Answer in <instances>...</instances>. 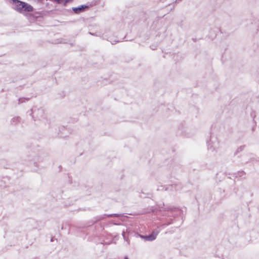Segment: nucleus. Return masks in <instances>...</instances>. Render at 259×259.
<instances>
[{
    "label": "nucleus",
    "mask_w": 259,
    "mask_h": 259,
    "mask_svg": "<svg viewBox=\"0 0 259 259\" xmlns=\"http://www.w3.org/2000/svg\"><path fill=\"white\" fill-rule=\"evenodd\" d=\"M166 209L167 212L166 215L167 216V218L166 219L165 222L163 224L164 226H167L173 223V219L171 217L175 218L176 215H178L181 212L180 210L177 208L167 207Z\"/></svg>",
    "instance_id": "nucleus-1"
},
{
    "label": "nucleus",
    "mask_w": 259,
    "mask_h": 259,
    "mask_svg": "<svg viewBox=\"0 0 259 259\" xmlns=\"http://www.w3.org/2000/svg\"><path fill=\"white\" fill-rule=\"evenodd\" d=\"M26 158L28 161H33V164L36 167H38L37 162H40L43 160L42 158L38 153L29 149H27Z\"/></svg>",
    "instance_id": "nucleus-2"
},
{
    "label": "nucleus",
    "mask_w": 259,
    "mask_h": 259,
    "mask_svg": "<svg viewBox=\"0 0 259 259\" xmlns=\"http://www.w3.org/2000/svg\"><path fill=\"white\" fill-rule=\"evenodd\" d=\"M32 118H34V116H36V118L41 119L45 118V112L42 109H36L35 108H32L30 110Z\"/></svg>",
    "instance_id": "nucleus-3"
},
{
    "label": "nucleus",
    "mask_w": 259,
    "mask_h": 259,
    "mask_svg": "<svg viewBox=\"0 0 259 259\" xmlns=\"http://www.w3.org/2000/svg\"><path fill=\"white\" fill-rule=\"evenodd\" d=\"M177 1V0H160L159 5L162 8L170 7V10L171 11L174 8L173 4L176 2Z\"/></svg>",
    "instance_id": "nucleus-4"
},
{
    "label": "nucleus",
    "mask_w": 259,
    "mask_h": 259,
    "mask_svg": "<svg viewBox=\"0 0 259 259\" xmlns=\"http://www.w3.org/2000/svg\"><path fill=\"white\" fill-rule=\"evenodd\" d=\"M89 8V6L85 5H80L77 7H73L72 11L75 14H78L84 12L86 9Z\"/></svg>",
    "instance_id": "nucleus-5"
},
{
    "label": "nucleus",
    "mask_w": 259,
    "mask_h": 259,
    "mask_svg": "<svg viewBox=\"0 0 259 259\" xmlns=\"http://www.w3.org/2000/svg\"><path fill=\"white\" fill-rule=\"evenodd\" d=\"M218 147V143L212 141V138L210 140L209 142H207V147L208 150L213 152Z\"/></svg>",
    "instance_id": "nucleus-6"
},
{
    "label": "nucleus",
    "mask_w": 259,
    "mask_h": 259,
    "mask_svg": "<svg viewBox=\"0 0 259 259\" xmlns=\"http://www.w3.org/2000/svg\"><path fill=\"white\" fill-rule=\"evenodd\" d=\"M158 234V231H153L151 234L146 235V241H152L154 240Z\"/></svg>",
    "instance_id": "nucleus-7"
},
{
    "label": "nucleus",
    "mask_w": 259,
    "mask_h": 259,
    "mask_svg": "<svg viewBox=\"0 0 259 259\" xmlns=\"http://www.w3.org/2000/svg\"><path fill=\"white\" fill-rule=\"evenodd\" d=\"M22 11L32 12L33 10V7L31 5H30L25 2L23 4V6H22Z\"/></svg>",
    "instance_id": "nucleus-8"
},
{
    "label": "nucleus",
    "mask_w": 259,
    "mask_h": 259,
    "mask_svg": "<svg viewBox=\"0 0 259 259\" xmlns=\"http://www.w3.org/2000/svg\"><path fill=\"white\" fill-rule=\"evenodd\" d=\"M21 121V118L19 116H16L13 117L11 121V124L15 125L18 123H19Z\"/></svg>",
    "instance_id": "nucleus-9"
},
{
    "label": "nucleus",
    "mask_w": 259,
    "mask_h": 259,
    "mask_svg": "<svg viewBox=\"0 0 259 259\" xmlns=\"http://www.w3.org/2000/svg\"><path fill=\"white\" fill-rule=\"evenodd\" d=\"M245 147V145H242L240 146L239 147H238L236 151L234 153V155H237L238 153H239L241 151H242Z\"/></svg>",
    "instance_id": "nucleus-10"
},
{
    "label": "nucleus",
    "mask_w": 259,
    "mask_h": 259,
    "mask_svg": "<svg viewBox=\"0 0 259 259\" xmlns=\"http://www.w3.org/2000/svg\"><path fill=\"white\" fill-rule=\"evenodd\" d=\"M29 98H20L18 99V104H20L25 102L26 101H28Z\"/></svg>",
    "instance_id": "nucleus-11"
},
{
    "label": "nucleus",
    "mask_w": 259,
    "mask_h": 259,
    "mask_svg": "<svg viewBox=\"0 0 259 259\" xmlns=\"http://www.w3.org/2000/svg\"><path fill=\"white\" fill-rule=\"evenodd\" d=\"M120 214L118 213H113V214H110L108 215V217H118Z\"/></svg>",
    "instance_id": "nucleus-12"
},
{
    "label": "nucleus",
    "mask_w": 259,
    "mask_h": 259,
    "mask_svg": "<svg viewBox=\"0 0 259 259\" xmlns=\"http://www.w3.org/2000/svg\"><path fill=\"white\" fill-rule=\"evenodd\" d=\"M245 175V174L244 171H238V175L240 177H243Z\"/></svg>",
    "instance_id": "nucleus-13"
},
{
    "label": "nucleus",
    "mask_w": 259,
    "mask_h": 259,
    "mask_svg": "<svg viewBox=\"0 0 259 259\" xmlns=\"http://www.w3.org/2000/svg\"><path fill=\"white\" fill-rule=\"evenodd\" d=\"M138 236L140 237L141 239L146 241V235H143L141 234H138Z\"/></svg>",
    "instance_id": "nucleus-14"
},
{
    "label": "nucleus",
    "mask_w": 259,
    "mask_h": 259,
    "mask_svg": "<svg viewBox=\"0 0 259 259\" xmlns=\"http://www.w3.org/2000/svg\"><path fill=\"white\" fill-rule=\"evenodd\" d=\"M71 0H65L64 3V5L65 6L67 3L71 1Z\"/></svg>",
    "instance_id": "nucleus-15"
},
{
    "label": "nucleus",
    "mask_w": 259,
    "mask_h": 259,
    "mask_svg": "<svg viewBox=\"0 0 259 259\" xmlns=\"http://www.w3.org/2000/svg\"><path fill=\"white\" fill-rule=\"evenodd\" d=\"M252 158H250L248 160L245 161V163H247L249 162H251L252 161Z\"/></svg>",
    "instance_id": "nucleus-16"
},
{
    "label": "nucleus",
    "mask_w": 259,
    "mask_h": 259,
    "mask_svg": "<svg viewBox=\"0 0 259 259\" xmlns=\"http://www.w3.org/2000/svg\"><path fill=\"white\" fill-rule=\"evenodd\" d=\"M57 4H61L62 0H55Z\"/></svg>",
    "instance_id": "nucleus-17"
},
{
    "label": "nucleus",
    "mask_w": 259,
    "mask_h": 259,
    "mask_svg": "<svg viewBox=\"0 0 259 259\" xmlns=\"http://www.w3.org/2000/svg\"><path fill=\"white\" fill-rule=\"evenodd\" d=\"M122 235L124 239H125V232L124 231L122 232Z\"/></svg>",
    "instance_id": "nucleus-18"
},
{
    "label": "nucleus",
    "mask_w": 259,
    "mask_h": 259,
    "mask_svg": "<svg viewBox=\"0 0 259 259\" xmlns=\"http://www.w3.org/2000/svg\"><path fill=\"white\" fill-rule=\"evenodd\" d=\"M124 259H128V258L127 256H125Z\"/></svg>",
    "instance_id": "nucleus-19"
},
{
    "label": "nucleus",
    "mask_w": 259,
    "mask_h": 259,
    "mask_svg": "<svg viewBox=\"0 0 259 259\" xmlns=\"http://www.w3.org/2000/svg\"><path fill=\"white\" fill-rule=\"evenodd\" d=\"M61 229H62V230L64 229V227H63V226H62V227H61Z\"/></svg>",
    "instance_id": "nucleus-20"
},
{
    "label": "nucleus",
    "mask_w": 259,
    "mask_h": 259,
    "mask_svg": "<svg viewBox=\"0 0 259 259\" xmlns=\"http://www.w3.org/2000/svg\"><path fill=\"white\" fill-rule=\"evenodd\" d=\"M103 219V217H101L99 219H100V220H102V219Z\"/></svg>",
    "instance_id": "nucleus-21"
},
{
    "label": "nucleus",
    "mask_w": 259,
    "mask_h": 259,
    "mask_svg": "<svg viewBox=\"0 0 259 259\" xmlns=\"http://www.w3.org/2000/svg\"><path fill=\"white\" fill-rule=\"evenodd\" d=\"M162 189H158V190H162Z\"/></svg>",
    "instance_id": "nucleus-22"
},
{
    "label": "nucleus",
    "mask_w": 259,
    "mask_h": 259,
    "mask_svg": "<svg viewBox=\"0 0 259 259\" xmlns=\"http://www.w3.org/2000/svg\"><path fill=\"white\" fill-rule=\"evenodd\" d=\"M90 34L91 35H93V34H92V33L90 32Z\"/></svg>",
    "instance_id": "nucleus-23"
}]
</instances>
